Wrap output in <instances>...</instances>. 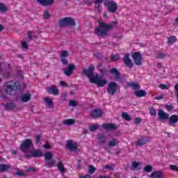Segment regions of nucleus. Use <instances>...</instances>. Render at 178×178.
Returning a JSON list of instances; mask_svg holds the SVG:
<instances>
[{"label": "nucleus", "mask_w": 178, "mask_h": 178, "mask_svg": "<svg viewBox=\"0 0 178 178\" xmlns=\"http://www.w3.org/2000/svg\"><path fill=\"white\" fill-rule=\"evenodd\" d=\"M19 149L25 154V156H52V152H47L42 154L40 149H34V143L31 140L26 138L19 145Z\"/></svg>", "instance_id": "1"}, {"label": "nucleus", "mask_w": 178, "mask_h": 178, "mask_svg": "<svg viewBox=\"0 0 178 178\" xmlns=\"http://www.w3.org/2000/svg\"><path fill=\"white\" fill-rule=\"evenodd\" d=\"M95 67L94 65H90V82L96 84L97 87H105L108 84V79H103L99 74H94Z\"/></svg>", "instance_id": "2"}, {"label": "nucleus", "mask_w": 178, "mask_h": 178, "mask_svg": "<svg viewBox=\"0 0 178 178\" xmlns=\"http://www.w3.org/2000/svg\"><path fill=\"white\" fill-rule=\"evenodd\" d=\"M99 27H98L95 33L98 37H101L102 38H105V37H108L109 30H112L113 29V25L108 24L102 21L99 22Z\"/></svg>", "instance_id": "3"}, {"label": "nucleus", "mask_w": 178, "mask_h": 178, "mask_svg": "<svg viewBox=\"0 0 178 178\" xmlns=\"http://www.w3.org/2000/svg\"><path fill=\"white\" fill-rule=\"evenodd\" d=\"M21 88L20 83L14 81H9L4 85V91L7 95H12V92H17Z\"/></svg>", "instance_id": "4"}, {"label": "nucleus", "mask_w": 178, "mask_h": 178, "mask_svg": "<svg viewBox=\"0 0 178 178\" xmlns=\"http://www.w3.org/2000/svg\"><path fill=\"white\" fill-rule=\"evenodd\" d=\"M58 26L60 29L63 27H73L76 26V23L74 22V19L73 18L66 17L58 22Z\"/></svg>", "instance_id": "5"}, {"label": "nucleus", "mask_w": 178, "mask_h": 178, "mask_svg": "<svg viewBox=\"0 0 178 178\" xmlns=\"http://www.w3.org/2000/svg\"><path fill=\"white\" fill-rule=\"evenodd\" d=\"M105 5L110 13H116V10H118V3L116 2L111 0L107 1Z\"/></svg>", "instance_id": "6"}, {"label": "nucleus", "mask_w": 178, "mask_h": 178, "mask_svg": "<svg viewBox=\"0 0 178 178\" xmlns=\"http://www.w3.org/2000/svg\"><path fill=\"white\" fill-rule=\"evenodd\" d=\"M65 148L70 151V152H77L79 147H77V143H73V140H68L65 144Z\"/></svg>", "instance_id": "7"}, {"label": "nucleus", "mask_w": 178, "mask_h": 178, "mask_svg": "<svg viewBox=\"0 0 178 178\" xmlns=\"http://www.w3.org/2000/svg\"><path fill=\"white\" fill-rule=\"evenodd\" d=\"M118 83L116 82H110L107 86V92L112 97L116 94Z\"/></svg>", "instance_id": "8"}, {"label": "nucleus", "mask_w": 178, "mask_h": 178, "mask_svg": "<svg viewBox=\"0 0 178 178\" xmlns=\"http://www.w3.org/2000/svg\"><path fill=\"white\" fill-rule=\"evenodd\" d=\"M132 58L136 66H141V65H143V63H142L143 56H141V54L140 52H135L132 55Z\"/></svg>", "instance_id": "9"}, {"label": "nucleus", "mask_w": 178, "mask_h": 178, "mask_svg": "<svg viewBox=\"0 0 178 178\" xmlns=\"http://www.w3.org/2000/svg\"><path fill=\"white\" fill-rule=\"evenodd\" d=\"M123 62L127 66V67H129V69L133 68V66H134V63H133V60L130 59V54L127 53L123 58Z\"/></svg>", "instance_id": "10"}, {"label": "nucleus", "mask_w": 178, "mask_h": 178, "mask_svg": "<svg viewBox=\"0 0 178 178\" xmlns=\"http://www.w3.org/2000/svg\"><path fill=\"white\" fill-rule=\"evenodd\" d=\"M158 116L159 120H160V122L162 123H163L165 120H169V114L163 111L162 109L158 111Z\"/></svg>", "instance_id": "11"}, {"label": "nucleus", "mask_w": 178, "mask_h": 178, "mask_svg": "<svg viewBox=\"0 0 178 178\" xmlns=\"http://www.w3.org/2000/svg\"><path fill=\"white\" fill-rule=\"evenodd\" d=\"M44 163L47 168H54L56 165V161L52 158V156H45Z\"/></svg>", "instance_id": "12"}, {"label": "nucleus", "mask_w": 178, "mask_h": 178, "mask_svg": "<svg viewBox=\"0 0 178 178\" xmlns=\"http://www.w3.org/2000/svg\"><path fill=\"white\" fill-rule=\"evenodd\" d=\"M110 73L114 76L113 80H115V81H120V80H122V75L120 74V72H119V70L117 68H112L110 70Z\"/></svg>", "instance_id": "13"}, {"label": "nucleus", "mask_w": 178, "mask_h": 178, "mask_svg": "<svg viewBox=\"0 0 178 178\" xmlns=\"http://www.w3.org/2000/svg\"><path fill=\"white\" fill-rule=\"evenodd\" d=\"M74 69H76V65L74 64H69L64 70V74L67 76V77H69L73 74V72H74Z\"/></svg>", "instance_id": "14"}, {"label": "nucleus", "mask_w": 178, "mask_h": 178, "mask_svg": "<svg viewBox=\"0 0 178 178\" xmlns=\"http://www.w3.org/2000/svg\"><path fill=\"white\" fill-rule=\"evenodd\" d=\"M150 140H151V138L149 137L141 138L140 139L138 140L137 142H136V146L141 147L143 145H145V144H148V143H149Z\"/></svg>", "instance_id": "15"}, {"label": "nucleus", "mask_w": 178, "mask_h": 178, "mask_svg": "<svg viewBox=\"0 0 178 178\" xmlns=\"http://www.w3.org/2000/svg\"><path fill=\"white\" fill-rule=\"evenodd\" d=\"M178 122V115H172L168 118V125L169 126H175L176 123Z\"/></svg>", "instance_id": "16"}, {"label": "nucleus", "mask_w": 178, "mask_h": 178, "mask_svg": "<svg viewBox=\"0 0 178 178\" xmlns=\"http://www.w3.org/2000/svg\"><path fill=\"white\" fill-rule=\"evenodd\" d=\"M102 113H104L102 110H101V109H95V110L92 111L91 116H92V118H93L95 119H97L98 118H101V116H102Z\"/></svg>", "instance_id": "17"}, {"label": "nucleus", "mask_w": 178, "mask_h": 178, "mask_svg": "<svg viewBox=\"0 0 178 178\" xmlns=\"http://www.w3.org/2000/svg\"><path fill=\"white\" fill-rule=\"evenodd\" d=\"M102 127H103V129H105V130H116V129H118L116 124L111 123H104L102 125Z\"/></svg>", "instance_id": "18"}, {"label": "nucleus", "mask_w": 178, "mask_h": 178, "mask_svg": "<svg viewBox=\"0 0 178 178\" xmlns=\"http://www.w3.org/2000/svg\"><path fill=\"white\" fill-rule=\"evenodd\" d=\"M47 91L49 94H53V95H59V89L56 86H52L50 88H47Z\"/></svg>", "instance_id": "19"}, {"label": "nucleus", "mask_w": 178, "mask_h": 178, "mask_svg": "<svg viewBox=\"0 0 178 178\" xmlns=\"http://www.w3.org/2000/svg\"><path fill=\"white\" fill-rule=\"evenodd\" d=\"M4 109L6 111H13L16 109V104L15 102H7L4 105Z\"/></svg>", "instance_id": "20"}, {"label": "nucleus", "mask_w": 178, "mask_h": 178, "mask_svg": "<svg viewBox=\"0 0 178 178\" xmlns=\"http://www.w3.org/2000/svg\"><path fill=\"white\" fill-rule=\"evenodd\" d=\"M54 0H36V2L39 3V5H42V6H49V5H52L54 3Z\"/></svg>", "instance_id": "21"}, {"label": "nucleus", "mask_w": 178, "mask_h": 178, "mask_svg": "<svg viewBox=\"0 0 178 178\" xmlns=\"http://www.w3.org/2000/svg\"><path fill=\"white\" fill-rule=\"evenodd\" d=\"M97 140L99 144H100V145H102V144H105V143H106V136H105V135L102 134H99L97 135Z\"/></svg>", "instance_id": "22"}, {"label": "nucleus", "mask_w": 178, "mask_h": 178, "mask_svg": "<svg viewBox=\"0 0 178 178\" xmlns=\"http://www.w3.org/2000/svg\"><path fill=\"white\" fill-rule=\"evenodd\" d=\"M31 94L30 93L24 94L21 97L22 102H29V101H31Z\"/></svg>", "instance_id": "23"}, {"label": "nucleus", "mask_w": 178, "mask_h": 178, "mask_svg": "<svg viewBox=\"0 0 178 178\" xmlns=\"http://www.w3.org/2000/svg\"><path fill=\"white\" fill-rule=\"evenodd\" d=\"M104 2V0H93V3L95 4V9L97 10L99 13H101V3Z\"/></svg>", "instance_id": "24"}, {"label": "nucleus", "mask_w": 178, "mask_h": 178, "mask_svg": "<svg viewBox=\"0 0 178 178\" xmlns=\"http://www.w3.org/2000/svg\"><path fill=\"white\" fill-rule=\"evenodd\" d=\"M127 86L129 87H131L134 90H140V84H138V82H136V81L129 82V83H127Z\"/></svg>", "instance_id": "25"}, {"label": "nucleus", "mask_w": 178, "mask_h": 178, "mask_svg": "<svg viewBox=\"0 0 178 178\" xmlns=\"http://www.w3.org/2000/svg\"><path fill=\"white\" fill-rule=\"evenodd\" d=\"M10 169V165L8 164H0V173L8 172Z\"/></svg>", "instance_id": "26"}, {"label": "nucleus", "mask_w": 178, "mask_h": 178, "mask_svg": "<svg viewBox=\"0 0 178 178\" xmlns=\"http://www.w3.org/2000/svg\"><path fill=\"white\" fill-rule=\"evenodd\" d=\"M57 169L61 173H66V168H65V166L63 165L62 161H58V163H57Z\"/></svg>", "instance_id": "27"}, {"label": "nucleus", "mask_w": 178, "mask_h": 178, "mask_svg": "<svg viewBox=\"0 0 178 178\" xmlns=\"http://www.w3.org/2000/svg\"><path fill=\"white\" fill-rule=\"evenodd\" d=\"M134 95H136L138 98H141L142 97H145L147 95V92L143 90H137L134 92Z\"/></svg>", "instance_id": "28"}, {"label": "nucleus", "mask_w": 178, "mask_h": 178, "mask_svg": "<svg viewBox=\"0 0 178 178\" xmlns=\"http://www.w3.org/2000/svg\"><path fill=\"white\" fill-rule=\"evenodd\" d=\"M162 172L161 171H154L150 175L151 178H162Z\"/></svg>", "instance_id": "29"}, {"label": "nucleus", "mask_w": 178, "mask_h": 178, "mask_svg": "<svg viewBox=\"0 0 178 178\" xmlns=\"http://www.w3.org/2000/svg\"><path fill=\"white\" fill-rule=\"evenodd\" d=\"M93 56H95V58H97V59H103V60H108L107 57H104V56H102V54H101V53L99 52L94 53Z\"/></svg>", "instance_id": "30"}, {"label": "nucleus", "mask_w": 178, "mask_h": 178, "mask_svg": "<svg viewBox=\"0 0 178 178\" xmlns=\"http://www.w3.org/2000/svg\"><path fill=\"white\" fill-rule=\"evenodd\" d=\"M75 123L76 120H74V119H67L63 121V124H65L66 126H72Z\"/></svg>", "instance_id": "31"}, {"label": "nucleus", "mask_w": 178, "mask_h": 178, "mask_svg": "<svg viewBox=\"0 0 178 178\" xmlns=\"http://www.w3.org/2000/svg\"><path fill=\"white\" fill-rule=\"evenodd\" d=\"M33 38H37V36L35 35V34H34V32L29 31L27 41L28 42L33 41Z\"/></svg>", "instance_id": "32"}, {"label": "nucleus", "mask_w": 178, "mask_h": 178, "mask_svg": "<svg viewBox=\"0 0 178 178\" xmlns=\"http://www.w3.org/2000/svg\"><path fill=\"white\" fill-rule=\"evenodd\" d=\"M119 144V141H118V139L113 138L111 141L108 142V147H116Z\"/></svg>", "instance_id": "33"}, {"label": "nucleus", "mask_w": 178, "mask_h": 178, "mask_svg": "<svg viewBox=\"0 0 178 178\" xmlns=\"http://www.w3.org/2000/svg\"><path fill=\"white\" fill-rule=\"evenodd\" d=\"M0 12L1 13H6L8 12V8L4 3H0Z\"/></svg>", "instance_id": "34"}, {"label": "nucleus", "mask_w": 178, "mask_h": 178, "mask_svg": "<svg viewBox=\"0 0 178 178\" xmlns=\"http://www.w3.org/2000/svg\"><path fill=\"white\" fill-rule=\"evenodd\" d=\"M44 102L47 103V104L48 105V106H49V108H53L54 105L52 104V99L49 98V97H46L44 98Z\"/></svg>", "instance_id": "35"}, {"label": "nucleus", "mask_w": 178, "mask_h": 178, "mask_svg": "<svg viewBox=\"0 0 178 178\" xmlns=\"http://www.w3.org/2000/svg\"><path fill=\"white\" fill-rule=\"evenodd\" d=\"M111 60H113V62H116L120 59V56L119 54H112L110 57Z\"/></svg>", "instance_id": "36"}, {"label": "nucleus", "mask_w": 178, "mask_h": 178, "mask_svg": "<svg viewBox=\"0 0 178 178\" xmlns=\"http://www.w3.org/2000/svg\"><path fill=\"white\" fill-rule=\"evenodd\" d=\"M121 116L122 119H124V120H127V122H129V120H131L130 115H129L127 113L122 112L121 114Z\"/></svg>", "instance_id": "37"}, {"label": "nucleus", "mask_w": 178, "mask_h": 178, "mask_svg": "<svg viewBox=\"0 0 178 178\" xmlns=\"http://www.w3.org/2000/svg\"><path fill=\"white\" fill-rule=\"evenodd\" d=\"M100 125L98 124H94L90 127V131H97L98 129H99Z\"/></svg>", "instance_id": "38"}, {"label": "nucleus", "mask_w": 178, "mask_h": 178, "mask_svg": "<svg viewBox=\"0 0 178 178\" xmlns=\"http://www.w3.org/2000/svg\"><path fill=\"white\" fill-rule=\"evenodd\" d=\"M61 58H69V53L66 50H63L60 54Z\"/></svg>", "instance_id": "39"}, {"label": "nucleus", "mask_w": 178, "mask_h": 178, "mask_svg": "<svg viewBox=\"0 0 178 178\" xmlns=\"http://www.w3.org/2000/svg\"><path fill=\"white\" fill-rule=\"evenodd\" d=\"M176 36H171L168 38V44L173 45V44L176 42Z\"/></svg>", "instance_id": "40"}, {"label": "nucleus", "mask_w": 178, "mask_h": 178, "mask_svg": "<svg viewBox=\"0 0 178 178\" xmlns=\"http://www.w3.org/2000/svg\"><path fill=\"white\" fill-rule=\"evenodd\" d=\"M149 113H150L151 116H156V110H155V108H154V107H151L149 108Z\"/></svg>", "instance_id": "41"}, {"label": "nucleus", "mask_w": 178, "mask_h": 178, "mask_svg": "<svg viewBox=\"0 0 178 178\" xmlns=\"http://www.w3.org/2000/svg\"><path fill=\"white\" fill-rule=\"evenodd\" d=\"M43 16L46 19H49L51 17V15H49V11H48V10H46L43 13Z\"/></svg>", "instance_id": "42"}, {"label": "nucleus", "mask_w": 178, "mask_h": 178, "mask_svg": "<svg viewBox=\"0 0 178 178\" xmlns=\"http://www.w3.org/2000/svg\"><path fill=\"white\" fill-rule=\"evenodd\" d=\"M83 74L84 76H86V77H88V79H90V68H88L87 70H83Z\"/></svg>", "instance_id": "43"}, {"label": "nucleus", "mask_w": 178, "mask_h": 178, "mask_svg": "<svg viewBox=\"0 0 178 178\" xmlns=\"http://www.w3.org/2000/svg\"><path fill=\"white\" fill-rule=\"evenodd\" d=\"M144 172H152V166L146 165L144 168Z\"/></svg>", "instance_id": "44"}, {"label": "nucleus", "mask_w": 178, "mask_h": 178, "mask_svg": "<svg viewBox=\"0 0 178 178\" xmlns=\"http://www.w3.org/2000/svg\"><path fill=\"white\" fill-rule=\"evenodd\" d=\"M95 170H97V168H95V167H94V165H90V175H92V174L95 173Z\"/></svg>", "instance_id": "45"}, {"label": "nucleus", "mask_w": 178, "mask_h": 178, "mask_svg": "<svg viewBox=\"0 0 178 178\" xmlns=\"http://www.w3.org/2000/svg\"><path fill=\"white\" fill-rule=\"evenodd\" d=\"M79 103L76 100H71L70 101V106H77Z\"/></svg>", "instance_id": "46"}, {"label": "nucleus", "mask_w": 178, "mask_h": 178, "mask_svg": "<svg viewBox=\"0 0 178 178\" xmlns=\"http://www.w3.org/2000/svg\"><path fill=\"white\" fill-rule=\"evenodd\" d=\"M165 57H166V54L163 53H160L156 56V58H158L159 59H164V58Z\"/></svg>", "instance_id": "47"}, {"label": "nucleus", "mask_w": 178, "mask_h": 178, "mask_svg": "<svg viewBox=\"0 0 178 178\" xmlns=\"http://www.w3.org/2000/svg\"><path fill=\"white\" fill-rule=\"evenodd\" d=\"M41 135H38L35 137V144H40L41 143Z\"/></svg>", "instance_id": "48"}, {"label": "nucleus", "mask_w": 178, "mask_h": 178, "mask_svg": "<svg viewBox=\"0 0 178 178\" xmlns=\"http://www.w3.org/2000/svg\"><path fill=\"white\" fill-rule=\"evenodd\" d=\"M104 169H108V170H113V165H106L104 166Z\"/></svg>", "instance_id": "49"}, {"label": "nucleus", "mask_w": 178, "mask_h": 178, "mask_svg": "<svg viewBox=\"0 0 178 178\" xmlns=\"http://www.w3.org/2000/svg\"><path fill=\"white\" fill-rule=\"evenodd\" d=\"M159 88H160L161 90H168L169 86H168V85H165V84H160V85H159Z\"/></svg>", "instance_id": "50"}, {"label": "nucleus", "mask_w": 178, "mask_h": 178, "mask_svg": "<svg viewBox=\"0 0 178 178\" xmlns=\"http://www.w3.org/2000/svg\"><path fill=\"white\" fill-rule=\"evenodd\" d=\"M170 168L171 169V170H175V172H178V167H177V165H170Z\"/></svg>", "instance_id": "51"}, {"label": "nucleus", "mask_w": 178, "mask_h": 178, "mask_svg": "<svg viewBox=\"0 0 178 178\" xmlns=\"http://www.w3.org/2000/svg\"><path fill=\"white\" fill-rule=\"evenodd\" d=\"M99 72L102 74L105 75L108 73V70H106V68H102L99 70Z\"/></svg>", "instance_id": "52"}, {"label": "nucleus", "mask_w": 178, "mask_h": 178, "mask_svg": "<svg viewBox=\"0 0 178 178\" xmlns=\"http://www.w3.org/2000/svg\"><path fill=\"white\" fill-rule=\"evenodd\" d=\"M21 47L24 48V49H27L29 48V45L26 42H22L21 44Z\"/></svg>", "instance_id": "53"}, {"label": "nucleus", "mask_w": 178, "mask_h": 178, "mask_svg": "<svg viewBox=\"0 0 178 178\" xmlns=\"http://www.w3.org/2000/svg\"><path fill=\"white\" fill-rule=\"evenodd\" d=\"M81 160H79L76 165V169L80 170L81 169Z\"/></svg>", "instance_id": "54"}, {"label": "nucleus", "mask_w": 178, "mask_h": 178, "mask_svg": "<svg viewBox=\"0 0 178 178\" xmlns=\"http://www.w3.org/2000/svg\"><path fill=\"white\" fill-rule=\"evenodd\" d=\"M43 148L45 149H51V145L47 142L43 145Z\"/></svg>", "instance_id": "55"}, {"label": "nucleus", "mask_w": 178, "mask_h": 178, "mask_svg": "<svg viewBox=\"0 0 178 178\" xmlns=\"http://www.w3.org/2000/svg\"><path fill=\"white\" fill-rule=\"evenodd\" d=\"M165 108H166L167 111H173V109H174V107H173L172 105H168V104H166L165 105Z\"/></svg>", "instance_id": "56"}, {"label": "nucleus", "mask_w": 178, "mask_h": 178, "mask_svg": "<svg viewBox=\"0 0 178 178\" xmlns=\"http://www.w3.org/2000/svg\"><path fill=\"white\" fill-rule=\"evenodd\" d=\"M61 63L63 65H68L69 64V60L66 58H61Z\"/></svg>", "instance_id": "57"}, {"label": "nucleus", "mask_w": 178, "mask_h": 178, "mask_svg": "<svg viewBox=\"0 0 178 178\" xmlns=\"http://www.w3.org/2000/svg\"><path fill=\"white\" fill-rule=\"evenodd\" d=\"M16 175H17V176H22V177L26 176V174H24V172H23L22 171H17L16 172Z\"/></svg>", "instance_id": "58"}, {"label": "nucleus", "mask_w": 178, "mask_h": 178, "mask_svg": "<svg viewBox=\"0 0 178 178\" xmlns=\"http://www.w3.org/2000/svg\"><path fill=\"white\" fill-rule=\"evenodd\" d=\"M140 123H141V118H136L135 119V124H140Z\"/></svg>", "instance_id": "59"}, {"label": "nucleus", "mask_w": 178, "mask_h": 178, "mask_svg": "<svg viewBox=\"0 0 178 178\" xmlns=\"http://www.w3.org/2000/svg\"><path fill=\"white\" fill-rule=\"evenodd\" d=\"M60 86H61V87H67V83L63 81H61L60 82Z\"/></svg>", "instance_id": "60"}, {"label": "nucleus", "mask_w": 178, "mask_h": 178, "mask_svg": "<svg viewBox=\"0 0 178 178\" xmlns=\"http://www.w3.org/2000/svg\"><path fill=\"white\" fill-rule=\"evenodd\" d=\"M138 165H140V163H138V162L136 161H133L132 162V167L133 168H137L138 166Z\"/></svg>", "instance_id": "61"}, {"label": "nucleus", "mask_w": 178, "mask_h": 178, "mask_svg": "<svg viewBox=\"0 0 178 178\" xmlns=\"http://www.w3.org/2000/svg\"><path fill=\"white\" fill-rule=\"evenodd\" d=\"M3 77H5L6 79H8V78L10 77V73H9V72L4 73V74H3Z\"/></svg>", "instance_id": "62"}, {"label": "nucleus", "mask_w": 178, "mask_h": 178, "mask_svg": "<svg viewBox=\"0 0 178 178\" xmlns=\"http://www.w3.org/2000/svg\"><path fill=\"white\" fill-rule=\"evenodd\" d=\"M79 178H90V175L88 174H86L84 175H79Z\"/></svg>", "instance_id": "63"}, {"label": "nucleus", "mask_w": 178, "mask_h": 178, "mask_svg": "<svg viewBox=\"0 0 178 178\" xmlns=\"http://www.w3.org/2000/svg\"><path fill=\"white\" fill-rule=\"evenodd\" d=\"M67 97V94L64 93L62 96V101H66V98Z\"/></svg>", "instance_id": "64"}]
</instances>
